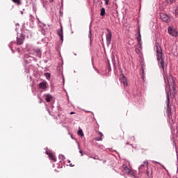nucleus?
I'll list each match as a JSON object with an SVG mask.
<instances>
[{
  "label": "nucleus",
  "instance_id": "obj_1",
  "mask_svg": "<svg viewBox=\"0 0 178 178\" xmlns=\"http://www.w3.org/2000/svg\"><path fill=\"white\" fill-rule=\"evenodd\" d=\"M155 48L159 66V67H161L163 72H165V62L163 61V58L162 57V48L158 43H156Z\"/></svg>",
  "mask_w": 178,
  "mask_h": 178
},
{
  "label": "nucleus",
  "instance_id": "obj_2",
  "mask_svg": "<svg viewBox=\"0 0 178 178\" xmlns=\"http://www.w3.org/2000/svg\"><path fill=\"white\" fill-rule=\"evenodd\" d=\"M122 172L123 173H124V175H134V172L133 170H131V168H130L129 166H127V165L126 164H123L122 165Z\"/></svg>",
  "mask_w": 178,
  "mask_h": 178
},
{
  "label": "nucleus",
  "instance_id": "obj_3",
  "mask_svg": "<svg viewBox=\"0 0 178 178\" xmlns=\"http://www.w3.org/2000/svg\"><path fill=\"white\" fill-rule=\"evenodd\" d=\"M169 104H170V99L169 98V92L166 93V108L168 112V116L170 118L172 116V112H170V108H169Z\"/></svg>",
  "mask_w": 178,
  "mask_h": 178
},
{
  "label": "nucleus",
  "instance_id": "obj_4",
  "mask_svg": "<svg viewBox=\"0 0 178 178\" xmlns=\"http://www.w3.org/2000/svg\"><path fill=\"white\" fill-rule=\"evenodd\" d=\"M168 33H170L172 37H177L178 33L172 26H169L168 29Z\"/></svg>",
  "mask_w": 178,
  "mask_h": 178
},
{
  "label": "nucleus",
  "instance_id": "obj_5",
  "mask_svg": "<svg viewBox=\"0 0 178 178\" xmlns=\"http://www.w3.org/2000/svg\"><path fill=\"white\" fill-rule=\"evenodd\" d=\"M160 19L162 22H165V23H168L169 22V16L163 13H160Z\"/></svg>",
  "mask_w": 178,
  "mask_h": 178
},
{
  "label": "nucleus",
  "instance_id": "obj_6",
  "mask_svg": "<svg viewBox=\"0 0 178 178\" xmlns=\"http://www.w3.org/2000/svg\"><path fill=\"white\" fill-rule=\"evenodd\" d=\"M107 31H108V34L106 36V41H107V45H110L111 41L112 40V32H111V31H109V29H107Z\"/></svg>",
  "mask_w": 178,
  "mask_h": 178
},
{
  "label": "nucleus",
  "instance_id": "obj_7",
  "mask_svg": "<svg viewBox=\"0 0 178 178\" xmlns=\"http://www.w3.org/2000/svg\"><path fill=\"white\" fill-rule=\"evenodd\" d=\"M46 154L47 155H48L49 158L51 160L54 161V162H56V157L55 156V155H54L53 153H51V152H49V150L46 151Z\"/></svg>",
  "mask_w": 178,
  "mask_h": 178
},
{
  "label": "nucleus",
  "instance_id": "obj_8",
  "mask_svg": "<svg viewBox=\"0 0 178 178\" xmlns=\"http://www.w3.org/2000/svg\"><path fill=\"white\" fill-rule=\"evenodd\" d=\"M23 42H24V35H21L19 38H17V44L18 45L23 44Z\"/></svg>",
  "mask_w": 178,
  "mask_h": 178
},
{
  "label": "nucleus",
  "instance_id": "obj_9",
  "mask_svg": "<svg viewBox=\"0 0 178 178\" xmlns=\"http://www.w3.org/2000/svg\"><path fill=\"white\" fill-rule=\"evenodd\" d=\"M145 166H148V161H145L143 162V164H142L139 167V172H140V173H143L144 172V169H145Z\"/></svg>",
  "mask_w": 178,
  "mask_h": 178
},
{
  "label": "nucleus",
  "instance_id": "obj_10",
  "mask_svg": "<svg viewBox=\"0 0 178 178\" xmlns=\"http://www.w3.org/2000/svg\"><path fill=\"white\" fill-rule=\"evenodd\" d=\"M58 35H59L61 41H63V26H60V29L57 31Z\"/></svg>",
  "mask_w": 178,
  "mask_h": 178
},
{
  "label": "nucleus",
  "instance_id": "obj_11",
  "mask_svg": "<svg viewBox=\"0 0 178 178\" xmlns=\"http://www.w3.org/2000/svg\"><path fill=\"white\" fill-rule=\"evenodd\" d=\"M136 40H137L138 44H140V48H141V46H142V44H141V33H140V29H138V35L136 38Z\"/></svg>",
  "mask_w": 178,
  "mask_h": 178
},
{
  "label": "nucleus",
  "instance_id": "obj_12",
  "mask_svg": "<svg viewBox=\"0 0 178 178\" xmlns=\"http://www.w3.org/2000/svg\"><path fill=\"white\" fill-rule=\"evenodd\" d=\"M176 2V0H165L163 3H166V5L170 6L173 5Z\"/></svg>",
  "mask_w": 178,
  "mask_h": 178
},
{
  "label": "nucleus",
  "instance_id": "obj_13",
  "mask_svg": "<svg viewBox=\"0 0 178 178\" xmlns=\"http://www.w3.org/2000/svg\"><path fill=\"white\" fill-rule=\"evenodd\" d=\"M39 88L42 90H45L47 88V82H41L39 84Z\"/></svg>",
  "mask_w": 178,
  "mask_h": 178
},
{
  "label": "nucleus",
  "instance_id": "obj_14",
  "mask_svg": "<svg viewBox=\"0 0 178 178\" xmlns=\"http://www.w3.org/2000/svg\"><path fill=\"white\" fill-rule=\"evenodd\" d=\"M121 81L123 83L124 87H127V79H126L124 74H122V80Z\"/></svg>",
  "mask_w": 178,
  "mask_h": 178
},
{
  "label": "nucleus",
  "instance_id": "obj_15",
  "mask_svg": "<svg viewBox=\"0 0 178 178\" xmlns=\"http://www.w3.org/2000/svg\"><path fill=\"white\" fill-rule=\"evenodd\" d=\"M45 100L47 102H51V99H52V96L51 95H45Z\"/></svg>",
  "mask_w": 178,
  "mask_h": 178
},
{
  "label": "nucleus",
  "instance_id": "obj_16",
  "mask_svg": "<svg viewBox=\"0 0 178 178\" xmlns=\"http://www.w3.org/2000/svg\"><path fill=\"white\" fill-rule=\"evenodd\" d=\"M44 76L47 80H49V79H51V74L49 72L45 73Z\"/></svg>",
  "mask_w": 178,
  "mask_h": 178
},
{
  "label": "nucleus",
  "instance_id": "obj_17",
  "mask_svg": "<svg viewBox=\"0 0 178 178\" xmlns=\"http://www.w3.org/2000/svg\"><path fill=\"white\" fill-rule=\"evenodd\" d=\"M14 3H17V5H22V1L20 0H12Z\"/></svg>",
  "mask_w": 178,
  "mask_h": 178
},
{
  "label": "nucleus",
  "instance_id": "obj_18",
  "mask_svg": "<svg viewBox=\"0 0 178 178\" xmlns=\"http://www.w3.org/2000/svg\"><path fill=\"white\" fill-rule=\"evenodd\" d=\"M100 15L105 16V8H102L101 9Z\"/></svg>",
  "mask_w": 178,
  "mask_h": 178
},
{
  "label": "nucleus",
  "instance_id": "obj_19",
  "mask_svg": "<svg viewBox=\"0 0 178 178\" xmlns=\"http://www.w3.org/2000/svg\"><path fill=\"white\" fill-rule=\"evenodd\" d=\"M58 158H59V159H60V161H65V156L63 155V154H60V155L58 156Z\"/></svg>",
  "mask_w": 178,
  "mask_h": 178
},
{
  "label": "nucleus",
  "instance_id": "obj_20",
  "mask_svg": "<svg viewBox=\"0 0 178 178\" xmlns=\"http://www.w3.org/2000/svg\"><path fill=\"white\" fill-rule=\"evenodd\" d=\"M167 81L168 83H172V76H170L167 78Z\"/></svg>",
  "mask_w": 178,
  "mask_h": 178
},
{
  "label": "nucleus",
  "instance_id": "obj_21",
  "mask_svg": "<svg viewBox=\"0 0 178 178\" xmlns=\"http://www.w3.org/2000/svg\"><path fill=\"white\" fill-rule=\"evenodd\" d=\"M78 134H79V136H84V134H83V131H82L81 129L79 130Z\"/></svg>",
  "mask_w": 178,
  "mask_h": 178
},
{
  "label": "nucleus",
  "instance_id": "obj_22",
  "mask_svg": "<svg viewBox=\"0 0 178 178\" xmlns=\"http://www.w3.org/2000/svg\"><path fill=\"white\" fill-rule=\"evenodd\" d=\"M146 173H147V176H151V175H152V172H149V170H146Z\"/></svg>",
  "mask_w": 178,
  "mask_h": 178
},
{
  "label": "nucleus",
  "instance_id": "obj_23",
  "mask_svg": "<svg viewBox=\"0 0 178 178\" xmlns=\"http://www.w3.org/2000/svg\"><path fill=\"white\" fill-rule=\"evenodd\" d=\"M99 134H100L101 138L99 139H98L97 141H102V136H103L102 133L100 132Z\"/></svg>",
  "mask_w": 178,
  "mask_h": 178
},
{
  "label": "nucleus",
  "instance_id": "obj_24",
  "mask_svg": "<svg viewBox=\"0 0 178 178\" xmlns=\"http://www.w3.org/2000/svg\"><path fill=\"white\" fill-rule=\"evenodd\" d=\"M175 16H177V15H178V11H177V9H175Z\"/></svg>",
  "mask_w": 178,
  "mask_h": 178
},
{
  "label": "nucleus",
  "instance_id": "obj_25",
  "mask_svg": "<svg viewBox=\"0 0 178 178\" xmlns=\"http://www.w3.org/2000/svg\"><path fill=\"white\" fill-rule=\"evenodd\" d=\"M105 1V4L108 5L109 4V0H104Z\"/></svg>",
  "mask_w": 178,
  "mask_h": 178
},
{
  "label": "nucleus",
  "instance_id": "obj_26",
  "mask_svg": "<svg viewBox=\"0 0 178 178\" xmlns=\"http://www.w3.org/2000/svg\"><path fill=\"white\" fill-rule=\"evenodd\" d=\"M136 54H140V49H136Z\"/></svg>",
  "mask_w": 178,
  "mask_h": 178
},
{
  "label": "nucleus",
  "instance_id": "obj_27",
  "mask_svg": "<svg viewBox=\"0 0 178 178\" xmlns=\"http://www.w3.org/2000/svg\"><path fill=\"white\" fill-rule=\"evenodd\" d=\"M79 152L81 154V156H83V150H80Z\"/></svg>",
  "mask_w": 178,
  "mask_h": 178
},
{
  "label": "nucleus",
  "instance_id": "obj_28",
  "mask_svg": "<svg viewBox=\"0 0 178 178\" xmlns=\"http://www.w3.org/2000/svg\"><path fill=\"white\" fill-rule=\"evenodd\" d=\"M70 115H74V112L72 111V112L70 113Z\"/></svg>",
  "mask_w": 178,
  "mask_h": 178
},
{
  "label": "nucleus",
  "instance_id": "obj_29",
  "mask_svg": "<svg viewBox=\"0 0 178 178\" xmlns=\"http://www.w3.org/2000/svg\"><path fill=\"white\" fill-rule=\"evenodd\" d=\"M89 158H91L92 159H94V157H92V156H90Z\"/></svg>",
  "mask_w": 178,
  "mask_h": 178
},
{
  "label": "nucleus",
  "instance_id": "obj_30",
  "mask_svg": "<svg viewBox=\"0 0 178 178\" xmlns=\"http://www.w3.org/2000/svg\"><path fill=\"white\" fill-rule=\"evenodd\" d=\"M93 159H98L97 156L93 157Z\"/></svg>",
  "mask_w": 178,
  "mask_h": 178
},
{
  "label": "nucleus",
  "instance_id": "obj_31",
  "mask_svg": "<svg viewBox=\"0 0 178 178\" xmlns=\"http://www.w3.org/2000/svg\"><path fill=\"white\" fill-rule=\"evenodd\" d=\"M143 77L144 78V70H143Z\"/></svg>",
  "mask_w": 178,
  "mask_h": 178
},
{
  "label": "nucleus",
  "instance_id": "obj_32",
  "mask_svg": "<svg viewBox=\"0 0 178 178\" xmlns=\"http://www.w3.org/2000/svg\"><path fill=\"white\" fill-rule=\"evenodd\" d=\"M49 2H54V0H49Z\"/></svg>",
  "mask_w": 178,
  "mask_h": 178
},
{
  "label": "nucleus",
  "instance_id": "obj_33",
  "mask_svg": "<svg viewBox=\"0 0 178 178\" xmlns=\"http://www.w3.org/2000/svg\"><path fill=\"white\" fill-rule=\"evenodd\" d=\"M40 104H41V100L40 101Z\"/></svg>",
  "mask_w": 178,
  "mask_h": 178
}]
</instances>
